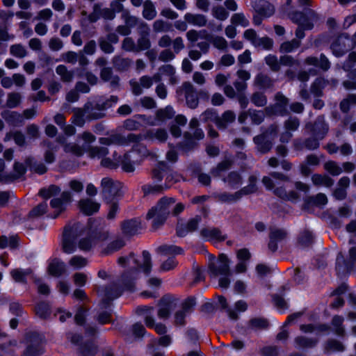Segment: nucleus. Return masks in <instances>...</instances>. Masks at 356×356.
Listing matches in <instances>:
<instances>
[{"label": "nucleus", "mask_w": 356, "mask_h": 356, "mask_svg": "<svg viewBox=\"0 0 356 356\" xmlns=\"http://www.w3.org/2000/svg\"><path fill=\"white\" fill-rule=\"evenodd\" d=\"M143 263H140L135 257L134 252L128 255L121 256L118 259V264L122 268L134 266L124 270L120 275L118 282L123 290L134 291L136 290V280L138 278L140 268L149 275L152 269V259L149 252L147 250L143 251Z\"/></svg>", "instance_id": "nucleus-1"}, {"label": "nucleus", "mask_w": 356, "mask_h": 356, "mask_svg": "<svg viewBox=\"0 0 356 356\" xmlns=\"http://www.w3.org/2000/svg\"><path fill=\"white\" fill-rule=\"evenodd\" d=\"M151 177L156 182H164L160 184H145L142 186L145 196L149 194H160L169 189L179 179V176L172 171L165 161H159L151 171Z\"/></svg>", "instance_id": "nucleus-2"}, {"label": "nucleus", "mask_w": 356, "mask_h": 356, "mask_svg": "<svg viewBox=\"0 0 356 356\" xmlns=\"http://www.w3.org/2000/svg\"><path fill=\"white\" fill-rule=\"evenodd\" d=\"M172 205L171 213L173 216H177L185 209V205L181 202H177L172 197L164 196L161 197L147 213L146 219H153L152 227L157 229L164 225L170 213V208Z\"/></svg>", "instance_id": "nucleus-3"}, {"label": "nucleus", "mask_w": 356, "mask_h": 356, "mask_svg": "<svg viewBox=\"0 0 356 356\" xmlns=\"http://www.w3.org/2000/svg\"><path fill=\"white\" fill-rule=\"evenodd\" d=\"M122 184L111 177H106L101 181L102 193L104 199L111 201L123 195Z\"/></svg>", "instance_id": "nucleus-4"}, {"label": "nucleus", "mask_w": 356, "mask_h": 356, "mask_svg": "<svg viewBox=\"0 0 356 356\" xmlns=\"http://www.w3.org/2000/svg\"><path fill=\"white\" fill-rule=\"evenodd\" d=\"M356 264V247L350 248L347 261L341 252H339L337 257L336 270L339 275L347 274L355 268Z\"/></svg>", "instance_id": "nucleus-5"}, {"label": "nucleus", "mask_w": 356, "mask_h": 356, "mask_svg": "<svg viewBox=\"0 0 356 356\" xmlns=\"http://www.w3.org/2000/svg\"><path fill=\"white\" fill-rule=\"evenodd\" d=\"M355 63H356V52L352 51L348 54L341 67L345 72H348V76L350 79L342 82V86L347 90H356V69L352 70Z\"/></svg>", "instance_id": "nucleus-6"}, {"label": "nucleus", "mask_w": 356, "mask_h": 356, "mask_svg": "<svg viewBox=\"0 0 356 356\" xmlns=\"http://www.w3.org/2000/svg\"><path fill=\"white\" fill-rule=\"evenodd\" d=\"M72 201V196L69 191H63L60 197L53 198L49 204L51 208L54 209V212L51 215H49V217L54 219L58 218L66 211L67 206L70 204Z\"/></svg>", "instance_id": "nucleus-7"}, {"label": "nucleus", "mask_w": 356, "mask_h": 356, "mask_svg": "<svg viewBox=\"0 0 356 356\" xmlns=\"http://www.w3.org/2000/svg\"><path fill=\"white\" fill-rule=\"evenodd\" d=\"M209 270L214 277L218 275H231L232 272L229 268V259L227 255L224 254H220L216 262H211L209 264Z\"/></svg>", "instance_id": "nucleus-8"}, {"label": "nucleus", "mask_w": 356, "mask_h": 356, "mask_svg": "<svg viewBox=\"0 0 356 356\" xmlns=\"http://www.w3.org/2000/svg\"><path fill=\"white\" fill-rule=\"evenodd\" d=\"M275 103L265 108V113L268 115H284L287 113L286 106L289 103V99L282 92H278L275 95Z\"/></svg>", "instance_id": "nucleus-9"}, {"label": "nucleus", "mask_w": 356, "mask_h": 356, "mask_svg": "<svg viewBox=\"0 0 356 356\" xmlns=\"http://www.w3.org/2000/svg\"><path fill=\"white\" fill-rule=\"evenodd\" d=\"M330 48L334 56L340 57L353 48V42L347 33H343L333 41Z\"/></svg>", "instance_id": "nucleus-10"}, {"label": "nucleus", "mask_w": 356, "mask_h": 356, "mask_svg": "<svg viewBox=\"0 0 356 356\" xmlns=\"http://www.w3.org/2000/svg\"><path fill=\"white\" fill-rule=\"evenodd\" d=\"M305 129L309 130L314 136L323 139L329 131V126L326 123L324 116L320 115L313 123H307L305 125Z\"/></svg>", "instance_id": "nucleus-11"}, {"label": "nucleus", "mask_w": 356, "mask_h": 356, "mask_svg": "<svg viewBox=\"0 0 356 356\" xmlns=\"http://www.w3.org/2000/svg\"><path fill=\"white\" fill-rule=\"evenodd\" d=\"M177 299L170 295H165L159 300L158 304V316L163 319H167L170 315L173 305L177 304Z\"/></svg>", "instance_id": "nucleus-12"}, {"label": "nucleus", "mask_w": 356, "mask_h": 356, "mask_svg": "<svg viewBox=\"0 0 356 356\" xmlns=\"http://www.w3.org/2000/svg\"><path fill=\"white\" fill-rule=\"evenodd\" d=\"M118 42L119 36L115 33H108L105 36H101L98 38L100 49L107 54L114 52L115 48L113 44H117Z\"/></svg>", "instance_id": "nucleus-13"}, {"label": "nucleus", "mask_w": 356, "mask_h": 356, "mask_svg": "<svg viewBox=\"0 0 356 356\" xmlns=\"http://www.w3.org/2000/svg\"><path fill=\"white\" fill-rule=\"evenodd\" d=\"M181 89L184 92L187 106L192 109L197 108L199 99L194 86L191 82L186 81L183 83Z\"/></svg>", "instance_id": "nucleus-14"}, {"label": "nucleus", "mask_w": 356, "mask_h": 356, "mask_svg": "<svg viewBox=\"0 0 356 356\" xmlns=\"http://www.w3.org/2000/svg\"><path fill=\"white\" fill-rule=\"evenodd\" d=\"M113 145H129L131 143H140L143 139L141 134H129L127 136L120 134H112Z\"/></svg>", "instance_id": "nucleus-15"}, {"label": "nucleus", "mask_w": 356, "mask_h": 356, "mask_svg": "<svg viewBox=\"0 0 356 356\" xmlns=\"http://www.w3.org/2000/svg\"><path fill=\"white\" fill-rule=\"evenodd\" d=\"M202 220V218L200 216L190 219L186 225H177L176 229L177 235L179 237H184L186 236L188 232H192L197 229L198 225Z\"/></svg>", "instance_id": "nucleus-16"}, {"label": "nucleus", "mask_w": 356, "mask_h": 356, "mask_svg": "<svg viewBox=\"0 0 356 356\" xmlns=\"http://www.w3.org/2000/svg\"><path fill=\"white\" fill-rule=\"evenodd\" d=\"M121 229L124 235L134 236L142 229L141 222L136 218L124 220L121 224Z\"/></svg>", "instance_id": "nucleus-17"}, {"label": "nucleus", "mask_w": 356, "mask_h": 356, "mask_svg": "<svg viewBox=\"0 0 356 356\" xmlns=\"http://www.w3.org/2000/svg\"><path fill=\"white\" fill-rule=\"evenodd\" d=\"M252 7L258 15L264 17L271 16L275 12L274 6L265 0L254 1L252 2Z\"/></svg>", "instance_id": "nucleus-18"}, {"label": "nucleus", "mask_w": 356, "mask_h": 356, "mask_svg": "<svg viewBox=\"0 0 356 356\" xmlns=\"http://www.w3.org/2000/svg\"><path fill=\"white\" fill-rule=\"evenodd\" d=\"M1 116L7 124L13 127H20L24 123L23 115L17 111L4 110L1 113Z\"/></svg>", "instance_id": "nucleus-19"}, {"label": "nucleus", "mask_w": 356, "mask_h": 356, "mask_svg": "<svg viewBox=\"0 0 356 356\" xmlns=\"http://www.w3.org/2000/svg\"><path fill=\"white\" fill-rule=\"evenodd\" d=\"M305 63L308 65H313L318 67L323 72H327L331 66L329 59L323 54L320 55V57L308 56L305 60Z\"/></svg>", "instance_id": "nucleus-20"}, {"label": "nucleus", "mask_w": 356, "mask_h": 356, "mask_svg": "<svg viewBox=\"0 0 356 356\" xmlns=\"http://www.w3.org/2000/svg\"><path fill=\"white\" fill-rule=\"evenodd\" d=\"M253 142L256 146V149L261 154H267L273 148V141L267 138L264 135L259 134L253 138Z\"/></svg>", "instance_id": "nucleus-21"}, {"label": "nucleus", "mask_w": 356, "mask_h": 356, "mask_svg": "<svg viewBox=\"0 0 356 356\" xmlns=\"http://www.w3.org/2000/svg\"><path fill=\"white\" fill-rule=\"evenodd\" d=\"M65 264L58 258H54L49 262L47 272L51 276L58 277L66 273Z\"/></svg>", "instance_id": "nucleus-22"}, {"label": "nucleus", "mask_w": 356, "mask_h": 356, "mask_svg": "<svg viewBox=\"0 0 356 356\" xmlns=\"http://www.w3.org/2000/svg\"><path fill=\"white\" fill-rule=\"evenodd\" d=\"M91 108V103L87 102L83 108H74L73 109L72 123L78 127H83L86 122L85 116Z\"/></svg>", "instance_id": "nucleus-23"}, {"label": "nucleus", "mask_w": 356, "mask_h": 356, "mask_svg": "<svg viewBox=\"0 0 356 356\" xmlns=\"http://www.w3.org/2000/svg\"><path fill=\"white\" fill-rule=\"evenodd\" d=\"M253 84L260 89L268 90L273 88L275 81L268 74L260 72L255 76Z\"/></svg>", "instance_id": "nucleus-24"}, {"label": "nucleus", "mask_w": 356, "mask_h": 356, "mask_svg": "<svg viewBox=\"0 0 356 356\" xmlns=\"http://www.w3.org/2000/svg\"><path fill=\"white\" fill-rule=\"evenodd\" d=\"M327 203V196L322 193H319L316 195L308 196L304 200L303 209H307L312 206L321 207Z\"/></svg>", "instance_id": "nucleus-25"}, {"label": "nucleus", "mask_w": 356, "mask_h": 356, "mask_svg": "<svg viewBox=\"0 0 356 356\" xmlns=\"http://www.w3.org/2000/svg\"><path fill=\"white\" fill-rule=\"evenodd\" d=\"M200 234L202 237L209 241H222L226 238L216 227H204L200 230Z\"/></svg>", "instance_id": "nucleus-26"}, {"label": "nucleus", "mask_w": 356, "mask_h": 356, "mask_svg": "<svg viewBox=\"0 0 356 356\" xmlns=\"http://www.w3.org/2000/svg\"><path fill=\"white\" fill-rule=\"evenodd\" d=\"M79 207L83 213L90 216L99 211L100 204L91 199L86 198L79 202Z\"/></svg>", "instance_id": "nucleus-27"}, {"label": "nucleus", "mask_w": 356, "mask_h": 356, "mask_svg": "<svg viewBox=\"0 0 356 356\" xmlns=\"http://www.w3.org/2000/svg\"><path fill=\"white\" fill-rule=\"evenodd\" d=\"M113 67L118 72L127 71L133 64L131 58L123 57L121 55H115L112 58Z\"/></svg>", "instance_id": "nucleus-28"}, {"label": "nucleus", "mask_w": 356, "mask_h": 356, "mask_svg": "<svg viewBox=\"0 0 356 356\" xmlns=\"http://www.w3.org/2000/svg\"><path fill=\"white\" fill-rule=\"evenodd\" d=\"M99 75L103 81H109L112 88H118L120 85V78L118 76L113 74L111 67H108L102 68Z\"/></svg>", "instance_id": "nucleus-29"}, {"label": "nucleus", "mask_w": 356, "mask_h": 356, "mask_svg": "<svg viewBox=\"0 0 356 356\" xmlns=\"http://www.w3.org/2000/svg\"><path fill=\"white\" fill-rule=\"evenodd\" d=\"M236 118V113L233 111H225L221 115H218L216 127L219 129H226L229 124L235 122Z\"/></svg>", "instance_id": "nucleus-30"}, {"label": "nucleus", "mask_w": 356, "mask_h": 356, "mask_svg": "<svg viewBox=\"0 0 356 356\" xmlns=\"http://www.w3.org/2000/svg\"><path fill=\"white\" fill-rule=\"evenodd\" d=\"M84 233V227L80 222L69 224L64 227L63 234L76 239Z\"/></svg>", "instance_id": "nucleus-31"}, {"label": "nucleus", "mask_w": 356, "mask_h": 356, "mask_svg": "<svg viewBox=\"0 0 356 356\" xmlns=\"http://www.w3.org/2000/svg\"><path fill=\"white\" fill-rule=\"evenodd\" d=\"M224 183L232 188H238L243 184V177L237 171H232L222 178Z\"/></svg>", "instance_id": "nucleus-32"}, {"label": "nucleus", "mask_w": 356, "mask_h": 356, "mask_svg": "<svg viewBox=\"0 0 356 356\" xmlns=\"http://www.w3.org/2000/svg\"><path fill=\"white\" fill-rule=\"evenodd\" d=\"M123 289L120 286V284H117L115 282L111 283L106 286H105L102 289V293L106 298L108 300H113L118 297H119Z\"/></svg>", "instance_id": "nucleus-33"}, {"label": "nucleus", "mask_w": 356, "mask_h": 356, "mask_svg": "<svg viewBox=\"0 0 356 356\" xmlns=\"http://www.w3.org/2000/svg\"><path fill=\"white\" fill-rule=\"evenodd\" d=\"M125 245V242L122 238H117L110 242L100 252L102 256H109L119 251Z\"/></svg>", "instance_id": "nucleus-34"}, {"label": "nucleus", "mask_w": 356, "mask_h": 356, "mask_svg": "<svg viewBox=\"0 0 356 356\" xmlns=\"http://www.w3.org/2000/svg\"><path fill=\"white\" fill-rule=\"evenodd\" d=\"M318 19V15L316 12L312 9H305L304 17L302 18V22L300 26H303L304 29L310 30L314 27V23L317 22Z\"/></svg>", "instance_id": "nucleus-35"}, {"label": "nucleus", "mask_w": 356, "mask_h": 356, "mask_svg": "<svg viewBox=\"0 0 356 356\" xmlns=\"http://www.w3.org/2000/svg\"><path fill=\"white\" fill-rule=\"evenodd\" d=\"M243 196L244 195L241 190H238L234 193L224 192L215 195L216 199L223 203H233L237 202L242 198Z\"/></svg>", "instance_id": "nucleus-36"}, {"label": "nucleus", "mask_w": 356, "mask_h": 356, "mask_svg": "<svg viewBox=\"0 0 356 356\" xmlns=\"http://www.w3.org/2000/svg\"><path fill=\"white\" fill-rule=\"evenodd\" d=\"M60 247L62 251L65 254L74 253L78 247L76 240L69 237L68 236L62 234L60 242Z\"/></svg>", "instance_id": "nucleus-37"}, {"label": "nucleus", "mask_w": 356, "mask_h": 356, "mask_svg": "<svg viewBox=\"0 0 356 356\" xmlns=\"http://www.w3.org/2000/svg\"><path fill=\"white\" fill-rule=\"evenodd\" d=\"M311 179L316 186H323L330 188L334 184V179L325 174H314Z\"/></svg>", "instance_id": "nucleus-38"}, {"label": "nucleus", "mask_w": 356, "mask_h": 356, "mask_svg": "<svg viewBox=\"0 0 356 356\" xmlns=\"http://www.w3.org/2000/svg\"><path fill=\"white\" fill-rule=\"evenodd\" d=\"M134 144L132 151L136 152L140 156V161L144 159H149L152 161L157 159V155L155 152L149 151L145 146L139 144V143Z\"/></svg>", "instance_id": "nucleus-39"}, {"label": "nucleus", "mask_w": 356, "mask_h": 356, "mask_svg": "<svg viewBox=\"0 0 356 356\" xmlns=\"http://www.w3.org/2000/svg\"><path fill=\"white\" fill-rule=\"evenodd\" d=\"M140 161L132 159L131 152L124 154L121 159L122 169L126 172H133L135 170L134 165L140 164Z\"/></svg>", "instance_id": "nucleus-40"}, {"label": "nucleus", "mask_w": 356, "mask_h": 356, "mask_svg": "<svg viewBox=\"0 0 356 356\" xmlns=\"http://www.w3.org/2000/svg\"><path fill=\"white\" fill-rule=\"evenodd\" d=\"M25 164L31 171L39 175L44 174L47 171V168L43 163L35 161L32 156H29L25 159Z\"/></svg>", "instance_id": "nucleus-41"}, {"label": "nucleus", "mask_w": 356, "mask_h": 356, "mask_svg": "<svg viewBox=\"0 0 356 356\" xmlns=\"http://www.w3.org/2000/svg\"><path fill=\"white\" fill-rule=\"evenodd\" d=\"M152 29L155 33H168L173 31V25L170 22L159 19L153 22Z\"/></svg>", "instance_id": "nucleus-42"}, {"label": "nucleus", "mask_w": 356, "mask_h": 356, "mask_svg": "<svg viewBox=\"0 0 356 356\" xmlns=\"http://www.w3.org/2000/svg\"><path fill=\"white\" fill-rule=\"evenodd\" d=\"M327 81L323 77H318L312 83L310 92L316 97L323 96V89L326 86Z\"/></svg>", "instance_id": "nucleus-43"}, {"label": "nucleus", "mask_w": 356, "mask_h": 356, "mask_svg": "<svg viewBox=\"0 0 356 356\" xmlns=\"http://www.w3.org/2000/svg\"><path fill=\"white\" fill-rule=\"evenodd\" d=\"M356 106V94H348L339 103V108L343 113L349 112L351 106Z\"/></svg>", "instance_id": "nucleus-44"}, {"label": "nucleus", "mask_w": 356, "mask_h": 356, "mask_svg": "<svg viewBox=\"0 0 356 356\" xmlns=\"http://www.w3.org/2000/svg\"><path fill=\"white\" fill-rule=\"evenodd\" d=\"M301 45V41L297 39H292L283 42L279 48V51L282 54H289L298 49Z\"/></svg>", "instance_id": "nucleus-45"}, {"label": "nucleus", "mask_w": 356, "mask_h": 356, "mask_svg": "<svg viewBox=\"0 0 356 356\" xmlns=\"http://www.w3.org/2000/svg\"><path fill=\"white\" fill-rule=\"evenodd\" d=\"M294 342L298 348H312L316 346L318 339L299 336L295 338Z\"/></svg>", "instance_id": "nucleus-46"}, {"label": "nucleus", "mask_w": 356, "mask_h": 356, "mask_svg": "<svg viewBox=\"0 0 356 356\" xmlns=\"http://www.w3.org/2000/svg\"><path fill=\"white\" fill-rule=\"evenodd\" d=\"M143 10L142 15L147 20H152L156 17L157 13L153 2L150 0H146L143 3Z\"/></svg>", "instance_id": "nucleus-47"}, {"label": "nucleus", "mask_w": 356, "mask_h": 356, "mask_svg": "<svg viewBox=\"0 0 356 356\" xmlns=\"http://www.w3.org/2000/svg\"><path fill=\"white\" fill-rule=\"evenodd\" d=\"M184 19L186 22L198 26H204L207 22L206 17L201 14L186 13Z\"/></svg>", "instance_id": "nucleus-48"}, {"label": "nucleus", "mask_w": 356, "mask_h": 356, "mask_svg": "<svg viewBox=\"0 0 356 356\" xmlns=\"http://www.w3.org/2000/svg\"><path fill=\"white\" fill-rule=\"evenodd\" d=\"M156 252L163 255H177L181 254L183 249L174 245H163L156 249Z\"/></svg>", "instance_id": "nucleus-49"}, {"label": "nucleus", "mask_w": 356, "mask_h": 356, "mask_svg": "<svg viewBox=\"0 0 356 356\" xmlns=\"http://www.w3.org/2000/svg\"><path fill=\"white\" fill-rule=\"evenodd\" d=\"M35 314L41 319H47L51 314V307L47 302H40L35 307Z\"/></svg>", "instance_id": "nucleus-50"}, {"label": "nucleus", "mask_w": 356, "mask_h": 356, "mask_svg": "<svg viewBox=\"0 0 356 356\" xmlns=\"http://www.w3.org/2000/svg\"><path fill=\"white\" fill-rule=\"evenodd\" d=\"M56 72L60 76L62 81L65 83H70L72 81L74 72L72 70H69L64 65H59L56 68Z\"/></svg>", "instance_id": "nucleus-51"}, {"label": "nucleus", "mask_w": 356, "mask_h": 356, "mask_svg": "<svg viewBox=\"0 0 356 356\" xmlns=\"http://www.w3.org/2000/svg\"><path fill=\"white\" fill-rule=\"evenodd\" d=\"M26 171L25 165L18 161H15L13 165V173L6 175V180L14 181L22 177Z\"/></svg>", "instance_id": "nucleus-52"}, {"label": "nucleus", "mask_w": 356, "mask_h": 356, "mask_svg": "<svg viewBox=\"0 0 356 356\" xmlns=\"http://www.w3.org/2000/svg\"><path fill=\"white\" fill-rule=\"evenodd\" d=\"M78 248L83 252H90L96 245V242L91 234L86 237L81 238L77 243Z\"/></svg>", "instance_id": "nucleus-53"}, {"label": "nucleus", "mask_w": 356, "mask_h": 356, "mask_svg": "<svg viewBox=\"0 0 356 356\" xmlns=\"http://www.w3.org/2000/svg\"><path fill=\"white\" fill-rule=\"evenodd\" d=\"M32 270L31 268L26 269H20L17 268L14 269L10 272V275L13 280L17 282L26 283V277L31 275L32 273Z\"/></svg>", "instance_id": "nucleus-54"}, {"label": "nucleus", "mask_w": 356, "mask_h": 356, "mask_svg": "<svg viewBox=\"0 0 356 356\" xmlns=\"http://www.w3.org/2000/svg\"><path fill=\"white\" fill-rule=\"evenodd\" d=\"M344 321V318L341 316L334 315L331 321L332 326L334 328V332L336 334L339 336H344L345 335V329L343 326V323Z\"/></svg>", "instance_id": "nucleus-55"}, {"label": "nucleus", "mask_w": 356, "mask_h": 356, "mask_svg": "<svg viewBox=\"0 0 356 356\" xmlns=\"http://www.w3.org/2000/svg\"><path fill=\"white\" fill-rule=\"evenodd\" d=\"M88 264V259L81 255L72 256L68 261L69 266L75 270L83 268Z\"/></svg>", "instance_id": "nucleus-56"}, {"label": "nucleus", "mask_w": 356, "mask_h": 356, "mask_svg": "<svg viewBox=\"0 0 356 356\" xmlns=\"http://www.w3.org/2000/svg\"><path fill=\"white\" fill-rule=\"evenodd\" d=\"M86 152L90 158H104L108 154L107 147L100 146H89Z\"/></svg>", "instance_id": "nucleus-57"}, {"label": "nucleus", "mask_w": 356, "mask_h": 356, "mask_svg": "<svg viewBox=\"0 0 356 356\" xmlns=\"http://www.w3.org/2000/svg\"><path fill=\"white\" fill-rule=\"evenodd\" d=\"M250 101L257 107L266 106L268 102L266 95L261 91L253 92L250 96Z\"/></svg>", "instance_id": "nucleus-58"}, {"label": "nucleus", "mask_w": 356, "mask_h": 356, "mask_svg": "<svg viewBox=\"0 0 356 356\" xmlns=\"http://www.w3.org/2000/svg\"><path fill=\"white\" fill-rule=\"evenodd\" d=\"M22 101V95L18 92H11L7 95V100L6 106L9 108H14L17 107Z\"/></svg>", "instance_id": "nucleus-59"}, {"label": "nucleus", "mask_w": 356, "mask_h": 356, "mask_svg": "<svg viewBox=\"0 0 356 356\" xmlns=\"http://www.w3.org/2000/svg\"><path fill=\"white\" fill-rule=\"evenodd\" d=\"M63 151L67 154H72L76 156L80 157L83 155L85 149L81 145L75 143L69 142L65 145Z\"/></svg>", "instance_id": "nucleus-60"}, {"label": "nucleus", "mask_w": 356, "mask_h": 356, "mask_svg": "<svg viewBox=\"0 0 356 356\" xmlns=\"http://www.w3.org/2000/svg\"><path fill=\"white\" fill-rule=\"evenodd\" d=\"M122 12L121 17L124 22V24L127 26L130 29L137 26L140 19L134 15L130 14L128 10H123Z\"/></svg>", "instance_id": "nucleus-61"}, {"label": "nucleus", "mask_w": 356, "mask_h": 356, "mask_svg": "<svg viewBox=\"0 0 356 356\" xmlns=\"http://www.w3.org/2000/svg\"><path fill=\"white\" fill-rule=\"evenodd\" d=\"M261 133L260 134L264 135L267 138H269L272 140V141H274L275 137L278 134L279 126L276 123H273L270 124L267 127H261Z\"/></svg>", "instance_id": "nucleus-62"}, {"label": "nucleus", "mask_w": 356, "mask_h": 356, "mask_svg": "<svg viewBox=\"0 0 356 356\" xmlns=\"http://www.w3.org/2000/svg\"><path fill=\"white\" fill-rule=\"evenodd\" d=\"M230 22L235 26H241L244 28L248 26L250 24L248 19L243 13L233 14L231 17Z\"/></svg>", "instance_id": "nucleus-63"}, {"label": "nucleus", "mask_w": 356, "mask_h": 356, "mask_svg": "<svg viewBox=\"0 0 356 356\" xmlns=\"http://www.w3.org/2000/svg\"><path fill=\"white\" fill-rule=\"evenodd\" d=\"M313 242L312 234L307 230L301 232L298 238V244L302 248L309 247Z\"/></svg>", "instance_id": "nucleus-64"}]
</instances>
